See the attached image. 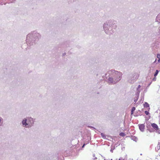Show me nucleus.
I'll use <instances>...</instances> for the list:
<instances>
[{
    "instance_id": "f3484780",
    "label": "nucleus",
    "mask_w": 160,
    "mask_h": 160,
    "mask_svg": "<svg viewBox=\"0 0 160 160\" xmlns=\"http://www.w3.org/2000/svg\"><path fill=\"white\" fill-rule=\"evenodd\" d=\"M120 78H119V79H118V80H120Z\"/></svg>"
},
{
    "instance_id": "9d476101",
    "label": "nucleus",
    "mask_w": 160,
    "mask_h": 160,
    "mask_svg": "<svg viewBox=\"0 0 160 160\" xmlns=\"http://www.w3.org/2000/svg\"><path fill=\"white\" fill-rule=\"evenodd\" d=\"M135 110V107H133L132 108V111H134Z\"/></svg>"
},
{
    "instance_id": "6ab92c4d",
    "label": "nucleus",
    "mask_w": 160,
    "mask_h": 160,
    "mask_svg": "<svg viewBox=\"0 0 160 160\" xmlns=\"http://www.w3.org/2000/svg\"><path fill=\"white\" fill-rule=\"evenodd\" d=\"M140 87V85H139V87Z\"/></svg>"
},
{
    "instance_id": "1a4fd4ad",
    "label": "nucleus",
    "mask_w": 160,
    "mask_h": 160,
    "mask_svg": "<svg viewBox=\"0 0 160 160\" xmlns=\"http://www.w3.org/2000/svg\"><path fill=\"white\" fill-rule=\"evenodd\" d=\"M120 135L121 136H125V134L123 133H121L120 134Z\"/></svg>"
},
{
    "instance_id": "7ed1b4c3",
    "label": "nucleus",
    "mask_w": 160,
    "mask_h": 160,
    "mask_svg": "<svg viewBox=\"0 0 160 160\" xmlns=\"http://www.w3.org/2000/svg\"><path fill=\"white\" fill-rule=\"evenodd\" d=\"M139 128L141 131H143L144 129L145 126L143 124L139 125Z\"/></svg>"
},
{
    "instance_id": "aec40b11",
    "label": "nucleus",
    "mask_w": 160,
    "mask_h": 160,
    "mask_svg": "<svg viewBox=\"0 0 160 160\" xmlns=\"http://www.w3.org/2000/svg\"><path fill=\"white\" fill-rule=\"evenodd\" d=\"M119 160H120V159H119Z\"/></svg>"
},
{
    "instance_id": "9b49d317",
    "label": "nucleus",
    "mask_w": 160,
    "mask_h": 160,
    "mask_svg": "<svg viewBox=\"0 0 160 160\" xmlns=\"http://www.w3.org/2000/svg\"><path fill=\"white\" fill-rule=\"evenodd\" d=\"M145 113L147 115H148L149 114V112L148 111H145Z\"/></svg>"
},
{
    "instance_id": "423d86ee",
    "label": "nucleus",
    "mask_w": 160,
    "mask_h": 160,
    "mask_svg": "<svg viewBox=\"0 0 160 160\" xmlns=\"http://www.w3.org/2000/svg\"><path fill=\"white\" fill-rule=\"evenodd\" d=\"M143 106L145 108H148L149 107V104L147 102H145Z\"/></svg>"
},
{
    "instance_id": "0eeeda50",
    "label": "nucleus",
    "mask_w": 160,
    "mask_h": 160,
    "mask_svg": "<svg viewBox=\"0 0 160 160\" xmlns=\"http://www.w3.org/2000/svg\"><path fill=\"white\" fill-rule=\"evenodd\" d=\"M157 58L159 59L158 60V61H160V54H158L157 55Z\"/></svg>"
},
{
    "instance_id": "f8f14e48",
    "label": "nucleus",
    "mask_w": 160,
    "mask_h": 160,
    "mask_svg": "<svg viewBox=\"0 0 160 160\" xmlns=\"http://www.w3.org/2000/svg\"><path fill=\"white\" fill-rule=\"evenodd\" d=\"M101 135L102 136V137L104 138V134L102 133Z\"/></svg>"
},
{
    "instance_id": "20e7f679",
    "label": "nucleus",
    "mask_w": 160,
    "mask_h": 160,
    "mask_svg": "<svg viewBox=\"0 0 160 160\" xmlns=\"http://www.w3.org/2000/svg\"><path fill=\"white\" fill-rule=\"evenodd\" d=\"M108 82L110 83H115V82L113 81V78H109L108 79Z\"/></svg>"
},
{
    "instance_id": "2eb2a0df",
    "label": "nucleus",
    "mask_w": 160,
    "mask_h": 160,
    "mask_svg": "<svg viewBox=\"0 0 160 160\" xmlns=\"http://www.w3.org/2000/svg\"><path fill=\"white\" fill-rule=\"evenodd\" d=\"M84 145H85V144H83V146L82 147H84Z\"/></svg>"
},
{
    "instance_id": "f257e3e1",
    "label": "nucleus",
    "mask_w": 160,
    "mask_h": 160,
    "mask_svg": "<svg viewBox=\"0 0 160 160\" xmlns=\"http://www.w3.org/2000/svg\"><path fill=\"white\" fill-rule=\"evenodd\" d=\"M33 123V121L31 118H28L22 121L23 125L27 127H31Z\"/></svg>"
},
{
    "instance_id": "4468645a",
    "label": "nucleus",
    "mask_w": 160,
    "mask_h": 160,
    "mask_svg": "<svg viewBox=\"0 0 160 160\" xmlns=\"http://www.w3.org/2000/svg\"><path fill=\"white\" fill-rule=\"evenodd\" d=\"M160 17V15H158L157 16V18H159Z\"/></svg>"
},
{
    "instance_id": "39448f33",
    "label": "nucleus",
    "mask_w": 160,
    "mask_h": 160,
    "mask_svg": "<svg viewBox=\"0 0 160 160\" xmlns=\"http://www.w3.org/2000/svg\"><path fill=\"white\" fill-rule=\"evenodd\" d=\"M157 148H158V152L159 153L160 156V142L158 144Z\"/></svg>"
},
{
    "instance_id": "6e6552de",
    "label": "nucleus",
    "mask_w": 160,
    "mask_h": 160,
    "mask_svg": "<svg viewBox=\"0 0 160 160\" xmlns=\"http://www.w3.org/2000/svg\"><path fill=\"white\" fill-rule=\"evenodd\" d=\"M158 70H156V71L155 73V74H154V76H155V77H156V76L157 75V74H158Z\"/></svg>"
},
{
    "instance_id": "a211bd4d",
    "label": "nucleus",
    "mask_w": 160,
    "mask_h": 160,
    "mask_svg": "<svg viewBox=\"0 0 160 160\" xmlns=\"http://www.w3.org/2000/svg\"><path fill=\"white\" fill-rule=\"evenodd\" d=\"M156 159H158V158H156Z\"/></svg>"
},
{
    "instance_id": "dca6fc26",
    "label": "nucleus",
    "mask_w": 160,
    "mask_h": 160,
    "mask_svg": "<svg viewBox=\"0 0 160 160\" xmlns=\"http://www.w3.org/2000/svg\"><path fill=\"white\" fill-rule=\"evenodd\" d=\"M119 73V75H121L120 73Z\"/></svg>"
},
{
    "instance_id": "f03ea898",
    "label": "nucleus",
    "mask_w": 160,
    "mask_h": 160,
    "mask_svg": "<svg viewBox=\"0 0 160 160\" xmlns=\"http://www.w3.org/2000/svg\"><path fill=\"white\" fill-rule=\"evenodd\" d=\"M151 126L153 127L155 130H157L158 129V126L155 123H153L151 124Z\"/></svg>"
},
{
    "instance_id": "ddd939ff",
    "label": "nucleus",
    "mask_w": 160,
    "mask_h": 160,
    "mask_svg": "<svg viewBox=\"0 0 160 160\" xmlns=\"http://www.w3.org/2000/svg\"><path fill=\"white\" fill-rule=\"evenodd\" d=\"M133 113V111H132L131 110V114H132Z\"/></svg>"
}]
</instances>
